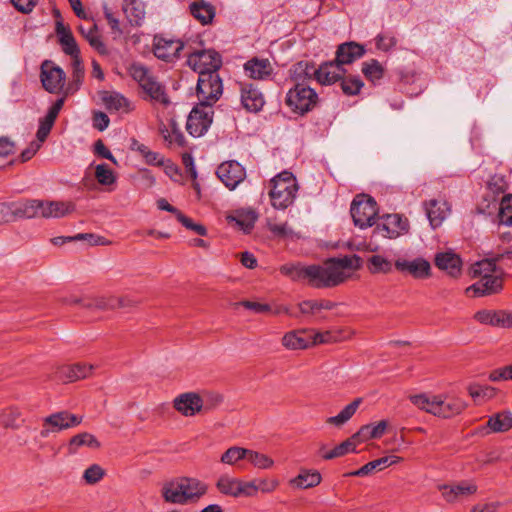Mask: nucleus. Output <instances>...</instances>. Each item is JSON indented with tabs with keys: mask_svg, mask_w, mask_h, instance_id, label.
<instances>
[{
	"mask_svg": "<svg viewBox=\"0 0 512 512\" xmlns=\"http://www.w3.org/2000/svg\"><path fill=\"white\" fill-rule=\"evenodd\" d=\"M358 266L359 257L353 255L331 258L322 265L301 266L285 264L280 267V272L293 281L308 279L312 286L322 288L335 287L343 283Z\"/></svg>",
	"mask_w": 512,
	"mask_h": 512,
	"instance_id": "nucleus-1",
	"label": "nucleus"
},
{
	"mask_svg": "<svg viewBox=\"0 0 512 512\" xmlns=\"http://www.w3.org/2000/svg\"><path fill=\"white\" fill-rule=\"evenodd\" d=\"M271 185L269 197L275 209L284 210L294 203L298 185L291 172L282 171L277 174L271 179Z\"/></svg>",
	"mask_w": 512,
	"mask_h": 512,
	"instance_id": "nucleus-2",
	"label": "nucleus"
},
{
	"mask_svg": "<svg viewBox=\"0 0 512 512\" xmlns=\"http://www.w3.org/2000/svg\"><path fill=\"white\" fill-rule=\"evenodd\" d=\"M319 103V96L314 89L303 83H296L286 93L285 104L298 115L312 111Z\"/></svg>",
	"mask_w": 512,
	"mask_h": 512,
	"instance_id": "nucleus-3",
	"label": "nucleus"
},
{
	"mask_svg": "<svg viewBox=\"0 0 512 512\" xmlns=\"http://www.w3.org/2000/svg\"><path fill=\"white\" fill-rule=\"evenodd\" d=\"M350 213L355 226L366 229L376 224L377 204L371 197L358 195L351 203Z\"/></svg>",
	"mask_w": 512,
	"mask_h": 512,
	"instance_id": "nucleus-4",
	"label": "nucleus"
},
{
	"mask_svg": "<svg viewBox=\"0 0 512 512\" xmlns=\"http://www.w3.org/2000/svg\"><path fill=\"white\" fill-rule=\"evenodd\" d=\"M409 221L400 214H385L377 218L373 229V237L396 239L408 233Z\"/></svg>",
	"mask_w": 512,
	"mask_h": 512,
	"instance_id": "nucleus-5",
	"label": "nucleus"
},
{
	"mask_svg": "<svg viewBox=\"0 0 512 512\" xmlns=\"http://www.w3.org/2000/svg\"><path fill=\"white\" fill-rule=\"evenodd\" d=\"M83 421V416L73 414L67 410L52 413L42 420L40 436L47 438L50 434L77 427Z\"/></svg>",
	"mask_w": 512,
	"mask_h": 512,
	"instance_id": "nucleus-6",
	"label": "nucleus"
},
{
	"mask_svg": "<svg viewBox=\"0 0 512 512\" xmlns=\"http://www.w3.org/2000/svg\"><path fill=\"white\" fill-rule=\"evenodd\" d=\"M223 93L222 80L218 73H204L198 76L197 97L199 105H212L220 98Z\"/></svg>",
	"mask_w": 512,
	"mask_h": 512,
	"instance_id": "nucleus-7",
	"label": "nucleus"
},
{
	"mask_svg": "<svg viewBox=\"0 0 512 512\" xmlns=\"http://www.w3.org/2000/svg\"><path fill=\"white\" fill-rule=\"evenodd\" d=\"M187 64L202 76L204 73H217L222 60L218 52L212 49L200 50L187 54Z\"/></svg>",
	"mask_w": 512,
	"mask_h": 512,
	"instance_id": "nucleus-8",
	"label": "nucleus"
},
{
	"mask_svg": "<svg viewBox=\"0 0 512 512\" xmlns=\"http://www.w3.org/2000/svg\"><path fill=\"white\" fill-rule=\"evenodd\" d=\"M213 108L209 105H197L190 112L186 129L193 137L203 136L209 129L213 120Z\"/></svg>",
	"mask_w": 512,
	"mask_h": 512,
	"instance_id": "nucleus-9",
	"label": "nucleus"
},
{
	"mask_svg": "<svg viewBox=\"0 0 512 512\" xmlns=\"http://www.w3.org/2000/svg\"><path fill=\"white\" fill-rule=\"evenodd\" d=\"M396 270L417 280H425L432 276L430 262L424 257L413 259L398 258L394 262Z\"/></svg>",
	"mask_w": 512,
	"mask_h": 512,
	"instance_id": "nucleus-10",
	"label": "nucleus"
},
{
	"mask_svg": "<svg viewBox=\"0 0 512 512\" xmlns=\"http://www.w3.org/2000/svg\"><path fill=\"white\" fill-rule=\"evenodd\" d=\"M40 79L46 91L49 93H59L64 87L66 74L54 62L45 60L41 65Z\"/></svg>",
	"mask_w": 512,
	"mask_h": 512,
	"instance_id": "nucleus-11",
	"label": "nucleus"
},
{
	"mask_svg": "<svg viewBox=\"0 0 512 512\" xmlns=\"http://www.w3.org/2000/svg\"><path fill=\"white\" fill-rule=\"evenodd\" d=\"M438 489L446 502L455 503L475 494L478 486L473 481L462 480L454 484H441Z\"/></svg>",
	"mask_w": 512,
	"mask_h": 512,
	"instance_id": "nucleus-12",
	"label": "nucleus"
},
{
	"mask_svg": "<svg viewBox=\"0 0 512 512\" xmlns=\"http://www.w3.org/2000/svg\"><path fill=\"white\" fill-rule=\"evenodd\" d=\"M184 49V43L179 39H168L163 36H155L153 40V53L163 61L172 62L179 58Z\"/></svg>",
	"mask_w": 512,
	"mask_h": 512,
	"instance_id": "nucleus-13",
	"label": "nucleus"
},
{
	"mask_svg": "<svg viewBox=\"0 0 512 512\" xmlns=\"http://www.w3.org/2000/svg\"><path fill=\"white\" fill-rule=\"evenodd\" d=\"M216 174L230 190L235 189L246 177V170L241 162H221Z\"/></svg>",
	"mask_w": 512,
	"mask_h": 512,
	"instance_id": "nucleus-14",
	"label": "nucleus"
},
{
	"mask_svg": "<svg viewBox=\"0 0 512 512\" xmlns=\"http://www.w3.org/2000/svg\"><path fill=\"white\" fill-rule=\"evenodd\" d=\"M434 264L439 270L444 271L452 278H458L462 273V259L452 250L436 253Z\"/></svg>",
	"mask_w": 512,
	"mask_h": 512,
	"instance_id": "nucleus-15",
	"label": "nucleus"
},
{
	"mask_svg": "<svg viewBox=\"0 0 512 512\" xmlns=\"http://www.w3.org/2000/svg\"><path fill=\"white\" fill-rule=\"evenodd\" d=\"M503 288L501 276L492 275L480 278L476 283L467 287L465 293L473 297L492 295L500 292Z\"/></svg>",
	"mask_w": 512,
	"mask_h": 512,
	"instance_id": "nucleus-16",
	"label": "nucleus"
},
{
	"mask_svg": "<svg viewBox=\"0 0 512 512\" xmlns=\"http://www.w3.org/2000/svg\"><path fill=\"white\" fill-rule=\"evenodd\" d=\"M161 167L165 174L174 182H183L186 178L190 177L193 180L197 178V171L195 162H183V168L178 162H151Z\"/></svg>",
	"mask_w": 512,
	"mask_h": 512,
	"instance_id": "nucleus-17",
	"label": "nucleus"
},
{
	"mask_svg": "<svg viewBox=\"0 0 512 512\" xmlns=\"http://www.w3.org/2000/svg\"><path fill=\"white\" fill-rule=\"evenodd\" d=\"M174 408L183 416L191 417L204 408V400L197 393H183L174 399Z\"/></svg>",
	"mask_w": 512,
	"mask_h": 512,
	"instance_id": "nucleus-18",
	"label": "nucleus"
},
{
	"mask_svg": "<svg viewBox=\"0 0 512 512\" xmlns=\"http://www.w3.org/2000/svg\"><path fill=\"white\" fill-rule=\"evenodd\" d=\"M424 209L430 225L435 229L442 225L443 221L450 215L451 207L446 200L431 199L424 203Z\"/></svg>",
	"mask_w": 512,
	"mask_h": 512,
	"instance_id": "nucleus-19",
	"label": "nucleus"
},
{
	"mask_svg": "<svg viewBox=\"0 0 512 512\" xmlns=\"http://www.w3.org/2000/svg\"><path fill=\"white\" fill-rule=\"evenodd\" d=\"M243 68L249 78L261 81L269 79L274 72L270 60L266 58L253 57L245 62Z\"/></svg>",
	"mask_w": 512,
	"mask_h": 512,
	"instance_id": "nucleus-20",
	"label": "nucleus"
},
{
	"mask_svg": "<svg viewBox=\"0 0 512 512\" xmlns=\"http://www.w3.org/2000/svg\"><path fill=\"white\" fill-rule=\"evenodd\" d=\"M241 103L249 112L260 111L265 103L263 94L252 83H241Z\"/></svg>",
	"mask_w": 512,
	"mask_h": 512,
	"instance_id": "nucleus-21",
	"label": "nucleus"
},
{
	"mask_svg": "<svg viewBox=\"0 0 512 512\" xmlns=\"http://www.w3.org/2000/svg\"><path fill=\"white\" fill-rule=\"evenodd\" d=\"M467 407L465 401L456 397L439 395L436 417L448 419L461 414Z\"/></svg>",
	"mask_w": 512,
	"mask_h": 512,
	"instance_id": "nucleus-22",
	"label": "nucleus"
},
{
	"mask_svg": "<svg viewBox=\"0 0 512 512\" xmlns=\"http://www.w3.org/2000/svg\"><path fill=\"white\" fill-rule=\"evenodd\" d=\"M366 52L365 46L357 42H345L338 46L335 61L342 67L360 59Z\"/></svg>",
	"mask_w": 512,
	"mask_h": 512,
	"instance_id": "nucleus-23",
	"label": "nucleus"
},
{
	"mask_svg": "<svg viewBox=\"0 0 512 512\" xmlns=\"http://www.w3.org/2000/svg\"><path fill=\"white\" fill-rule=\"evenodd\" d=\"M55 31L63 52L71 56L72 59L79 58L80 50L70 28L66 27L61 21H57Z\"/></svg>",
	"mask_w": 512,
	"mask_h": 512,
	"instance_id": "nucleus-24",
	"label": "nucleus"
},
{
	"mask_svg": "<svg viewBox=\"0 0 512 512\" xmlns=\"http://www.w3.org/2000/svg\"><path fill=\"white\" fill-rule=\"evenodd\" d=\"M345 70L334 60L321 64L316 69V80L322 85H331L342 79Z\"/></svg>",
	"mask_w": 512,
	"mask_h": 512,
	"instance_id": "nucleus-25",
	"label": "nucleus"
},
{
	"mask_svg": "<svg viewBox=\"0 0 512 512\" xmlns=\"http://www.w3.org/2000/svg\"><path fill=\"white\" fill-rule=\"evenodd\" d=\"M41 217L43 218H61L75 210L74 203L70 201H43L42 200Z\"/></svg>",
	"mask_w": 512,
	"mask_h": 512,
	"instance_id": "nucleus-26",
	"label": "nucleus"
},
{
	"mask_svg": "<svg viewBox=\"0 0 512 512\" xmlns=\"http://www.w3.org/2000/svg\"><path fill=\"white\" fill-rule=\"evenodd\" d=\"M92 369L93 366L86 363L66 365L59 368L58 376L63 381L73 382L88 377Z\"/></svg>",
	"mask_w": 512,
	"mask_h": 512,
	"instance_id": "nucleus-27",
	"label": "nucleus"
},
{
	"mask_svg": "<svg viewBox=\"0 0 512 512\" xmlns=\"http://www.w3.org/2000/svg\"><path fill=\"white\" fill-rule=\"evenodd\" d=\"M189 11L202 25L211 24L216 15L215 7L205 0L192 2L189 5Z\"/></svg>",
	"mask_w": 512,
	"mask_h": 512,
	"instance_id": "nucleus-28",
	"label": "nucleus"
},
{
	"mask_svg": "<svg viewBox=\"0 0 512 512\" xmlns=\"http://www.w3.org/2000/svg\"><path fill=\"white\" fill-rule=\"evenodd\" d=\"M282 345L289 350L306 349L311 346L308 330L290 331L282 337Z\"/></svg>",
	"mask_w": 512,
	"mask_h": 512,
	"instance_id": "nucleus-29",
	"label": "nucleus"
},
{
	"mask_svg": "<svg viewBox=\"0 0 512 512\" xmlns=\"http://www.w3.org/2000/svg\"><path fill=\"white\" fill-rule=\"evenodd\" d=\"M13 204L15 219L41 217V210L43 206L42 200L30 199Z\"/></svg>",
	"mask_w": 512,
	"mask_h": 512,
	"instance_id": "nucleus-30",
	"label": "nucleus"
},
{
	"mask_svg": "<svg viewBox=\"0 0 512 512\" xmlns=\"http://www.w3.org/2000/svg\"><path fill=\"white\" fill-rule=\"evenodd\" d=\"M79 31L86 39L89 45L96 50L100 55H108L109 51L106 44L102 40L97 26L95 24H88L87 26H80Z\"/></svg>",
	"mask_w": 512,
	"mask_h": 512,
	"instance_id": "nucleus-31",
	"label": "nucleus"
},
{
	"mask_svg": "<svg viewBox=\"0 0 512 512\" xmlns=\"http://www.w3.org/2000/svg\"><path fill=\"white\" fill-rule=\"evenodd\" d=\"M84 446L92 449H98L101 444L93 434L82 432L70 438L67 444V452L70 455H74L81 447Z\"/></svg>",
	"mask_w": 512,
	"mask_h": 512,
	"instance_id": "nucleus-32",
	"label": "nucleus"
},
{
	"mask_svg": "<svg viewBox=\"0 0 512 512\" xmlns=\"http://www.w3.org/2000/svg\"><path fill=\"white\" fill-rule=\"evenodd\" d=\"M388 423L386 420H381L378 423H370L362 426L358 432L353 434V438L358 443L366 442L370 439L380 438L386 431Z\"/></svg>",
	"mask_w": 512,
	"mask_h": 512,
	"instance_id": "nucleus-33",
	"label": "nucleus"
},
{
	"mask_svg": "<svg viewBox=\"0 0 512 512\" xmlns=\"http://www.w3.org/2000/svg\"><path fill=\"white\" fill-rule=\"evenodd\" d=\"M141 88L151 100L161 103L164 106L170 104V100L166 94L165 87L159 81H157L154 75L150 77V79H148V81L144 83Z\"/></svg>",
	"mask_w": 512,
	"mask_h": 512,
	"instance_id": "nucleus-34",
	"label": "nucleus"
},
{
	"mask_svg": "<svg viewBox=\"0 0 512 512\" xmlns=\"http://www.w3.org/2000/svg\"><path fill=\"white\" fill-rule=\"evenodd\" d=\"M357 444H359L358 441L354 439L352 435L349 439L343 441L341 444L337 445L335 448L331 450H326V447L324 445L321 446V448L319 449V454L323 459L331 460L334 458L344 456L349 452H354Z\"/></svg>",
	"mask_w": 512,
	"mask_h": 512,
	"instance_id": "nucleus-35",
	"label": "nucleus"
},
{
	"mask_svg": "<svg viewBox=\"0 0 512 512\" xmlns=\"http://www.w3.org/2000/svg\"><path fill=\"white\" fill-rule=\"evenodd\" d=\"M102 102L109 111L128 113L131 111V104L127 98L116 92H105Z\"/></svg>",
	"mask_w": 512,
	"mask_h": 512,
	"instance_id": "nucleus-36",
	"label": "nucleus"
},
{
	"mask_svg": "<svg viewBox=\"0 0 512 512\" xmlns=\"http://www.w3.org/2000/svg\"><path fill=\"white\" fill-rule=\"evenodd\" d=\"M321 474L316 470H301V472L289 481L295 488L308 489L315 487L321 482Z\"/></svg>",
	"mask_w": 512,
	"mask_h": 512,
	"instance_id": "nucleus-37",
	"label": "nucleus"
},
{
	"mask_svg": "<svg viewBox=\"0 0 512 512\" xmlns=\"http://www.w3.org/2000/svg\"><path fill=\"white\" fill-rule=\"evenodd\" d=\"M181 483L186 503L199 499L207 491L206 485L195 478H181Z\"/></svg>",
	"mask_w": 512,
	"mask_h": 512,
	"instance_id": "nucleus-38",
	"label": "nucleus"
},
{
	"mask_svg": "<svg viewBox=\"0 0 512 512\" xmlns=\"http://www.w3.org/2000/svg\"><path fill=\"white\" fill-rule=\"evenodd\" d=\"M361 402V398L354 399L351 403L346 405L336 416L328 417L326 419V423L338 428L342 427L353 417Z\"/></svg>",
	"mask_w": 512,
	"mask_h": 512,
	"instance_id": "nucleus-39",
	"label": "nucleus"
},
{
	"mask_svg": "<svg viewBox=\"0 0 512 512\" xmlns=\"http://www.w3.org/2000/svg\"><path fill=\"white\" fill-rule=\"evenodd\" d=\"M183 492L181 479L166 483L162 488V496L169 503L186 504Z\"/></svg>",
	"mask_w": 512,
	"mask_h": 512,
	"instance_id": "nucleus-40",
	"label": "nucleus"
},
{
	"mask_svg": "<svg viewBox=\"0 0 512 512\" xmlns=\"http://www.w3.org/2000/svg\"><path fill=\"white\" fill-rule=\"evenodd\" d=\"M316 67L310 61H299L290 69V77L296 83H301L306 79L316 78Z\"/></svg>",
	"mask_w": 512,
	"mask_h": 512,
	"instance_id": "nucleus-41",
	"label": "nucleus"
},
{
	"mask_svg": "<svg viewBox=\"0 0 512 512\" xmlns=\"http://www.w3.org/2000/svg\"><path fill=\"white\" fill-rule=\"evenodd\" d=\"M409 399L420 410L436 416L439 395L421 393L411 395Z\"/></svg>",
	"mask_w": 512,
	"mask_h": 512,
	"instance_id": "nucleus-42",
	"label": "nucleus"
},
{
	"mask_svg": "<svg viewBox=\"0 0 512 512\" xmlns=\"http://www.w3.org/2000/svg\"><path fill=\"white\" fill-rule=\"evenodd\" d=\"M487 426L494 433L506 432L512 428V413L510 411H503L492 415Z\"/></svg>",
	"mask_w": 512,
	"mask_h": 512,
	"instance_id": "nucleus-43",
	"label": "nucleus"
},
{
	"mask_svg": "<svg viewBox=\"0 0 512 512\" xmlns=\"http://www.w3.org/2000/svg\"><path fill=\"white\" fill-rule=\"evenodd\" d=\"M239 482L240 480L237 478L222 475L218 479L216 486L220 493L237 498L239 497Z\"/></svg>",
	"mask_w": 512,
	"mask_h": 512,
	"instance_id": "nucleus-44",
	"label": "nucleus"
},
{
	"mask_svg": "<svg viewBox=\"0 0 512 512\" xmlns=\"http://www.w3.org/2000/svg\"><path fill=\"white\" fill-rule=\"evenodd\" d=\"M94 175L97 182L106 187H110L116 183L117 175L109 165L101 163L95 166Z\"/></svg>",
	"mask_w": 512,
	"mask_h": 512,
	"instance_id": "nucleus-45",
	"label": "nucleus"
},
{
	"mask_svg": "<svg viewBox=\"0 0 512 512\" xmlns=\"http://www.w3.org/2000/svg\"><path fill=\"white\" fill-rule=\"evenodd\" d=\"M470 274L472 277H486L492 275H498L496 271V264L493 260L484 259L476 262L472 265L470 269Z\"/></svg>",
	"mask_w": 512,
	"mask_h": 512,
	"instance_id": "nucleus-46",
	"label": "nucleus"
},
{
	"mask_svg": "<svg viewBox=\"0 0 512 512\" xmlns=\"http://www.w3.org/2000/svg\"><path fill=\"white\" fill-rule=\"evenodd\" d=\"M474 319L481 324L502 328L501 310H480Z\"/></svg>",
	"mask_w": 512,
	"mask_h": 512,
	"instance_id": "nucleus-47",
	"label": "nucleus"
},
{
	"mask_svg": "<svg viewBox=\"0 0 512 512\" xmlns=\"http://www.w3.org/2000/svg\"><path fill=\"white\" fill-rule=\"evenodd\" d=\"M246 460L257 469L267 470L274 466V460L266 454L248 449Z\"/></svg>",
	"mask_w": 512,
	"mask_h": 512,
	"instance_id": "nucleus-48",
	"label": "nucleus"
},
{
	"mask_svg": "<svg viewBox=\"0 0 512 512\" xmlns=\"http://www.w3.org/2000/svg\"><path fill=\"white\" fill-rule=\"evenodd\" d=\"M257 218V213L254 210L249 209L237 211L235 216L232 217V220H234L244 231L248 232L253 228Z\"/></svg>",
	"mask_w": 512,
	"mask_h": 512,
	"instance_id": "nucleus-49",
	"label": "nucleus"
},
{
	"mask_svg": "<svg viewBox=\"0 0 512 512\" xmlns=\"http://www.w3.org/2000/svg\"><path fill=\"white\" fill-rule=\"evenodd\" d=\"M124 12L129 18V21L131 23H135L136 25H139L140 21L143 20L145 16L143 5L138 0H130L127 2L124 6Z\"/></svg>",
	"mask_w": 512,
	"mask_h": 512,
	"instance_id": "nucleus-50",
	"label": "nucleus"
},
{
	"mask_svg": "<svg viewBox=\"0 0 512 512\" xmlns=\"http://www.w3.org/2000/svg\"><path fill=\"white\" fill-rule=\"evenodd\" d=\"M248 449L238 446L228 448L221 456L220 461L223 464L235 465L239 461L246 459Z\"/></svg>",
	"mask_w": 512,
	"mask_h": 512,
	"instance_id": "nucleus-51",
	"label": "nucleus"
},
{
	"mask_svg": "<svg viewBox=\"0 0 512 512\" xmlns=\"http://www.w3.org/2000/svg\"><path fill=\"white\" fill-rule=\"evenodd\" d=\"M362 73L364 76L371 80H380L384 75V68L376 59H371L362 64Z\"/></svg>",
	"mask_w": 512,
	"mask_h": 512,
	"instance_id": "nucleus-52",
	"label": "nucleus"
},
{
	"mask_svg": "<svg viewBox=\"0 0 512 512\" xmlns=\"http://www.w3.org/2000/svg\"><path fill=\"white\" fill-rule=\"evenodd\" d=\"M498 219L500 224L512 226V194H508L502 198Z\"/></svg>",
	"mask_w": 512,
	"mask_h": 512,
	"instance_id": "nucleus-53",
	"label": "nucleus"
},
{
	"mask_svg": "<svg viewBox=\"0 0 512 512\" xmlns=\"http://www.w3.org/2000/svg\"><path fill=\"white\" fill-rule=\"evenodd\" d=\"M341 80V89L343 93L347 96H354L360 93L362 87L364 86L363 81L359 76L353 77H343Z\"/></svg>",
	"mask_w": 512,
	"mask_h": 512,
	"instance_id": "nucleus-54",
	"label": "nucleus"
},
{
	"mask_svg": "<svg viewBox=\"0 0 512 512\" xmlns=\"http://www.w3.org/2000/svg\"><path fill=\"white\" fill-rule=\"evenodd\" d=\"M0 426L16 429L20 426V412L18 409L9 408L0 413Z\"/></svg>",
	"mask_w": 512,
	"mask_h": 512,
	"instance_id": "nucleus-55",
	"label": "nucleus"
},
{
	"mask_svg": "<svg viewBox=\"0 0 512 512\" xmlns=\"http://www.w3.org/2000/svg\"><path fill=\"white\" fill-rule=\"evenodd\" d=\"M119 301L117 297H98L95 299L88 300L83 303V307L85 308H95L99 310H108V309H116V304Z\"/></svg>",
	"mask_w": 512,
	"mask_h": 512,
	"instance_id": "nucleus-56",
	"label": "nucleus"
},
{
	"mask_svg": "<svg viewBox=\"0 0 512 512\" xmlns=\"http://www.w3.org/2000/svg\"><path fill=\"white\" fill-rule=\"evenodd\" d=\"M368 268L372 273H388L392 269V264L381 255H372L368 259Z\"/></svg>",
	"mask_w": 512,
	"mask_h": 512,
	"instance_id": "nucleus-57",
	"label": "nucleus"
},
{
	"mask_svg": "<svg viewBox=\"0 0 512 512\" xmlns=\"http://www.w3.org/2000/svg\"><path fill=\"white\" fill-rule=\"evenodd\" d=\"M374 41L376 48L383 52L391 51L397 44V39L392 32L379 33Z\"/></svg>",
	"mask_w": 512,
	"mask_h": 512,
	"instance_id": "nucleus-58",
	"label": "nucleus"
},
{
	"mask_svg": "<svg viewBox=\"0 0 512 512\" xmlns=\"http://www.w3.org/2000/svg\"><path fill=\"white\" fill-rule=\"evenodd\" d=\"M468 393L474 400H488L495 396L496 390L491 386L472 384L468 387Z\"/></svg>",
	"mask_w": 512,
	"mask_h": 512,
	"instance_id": "nucleus-59",
	"label": "nucleus"
},
{
	"mask_svg": "<svg viewBox=\"0 0 512 512\" xmlns=\"http://www.w3.org/2000/svg\"><path fill=\"white\" fill-rule=\"evenodd\" d=\"M129 73L140 87L153 76L152 72L140 63L131 64L129 67Z\"/></svg>",
	"mask_w": 512,
	"mask_h": 512,
	"instance_id": "nucleus-60",
	"label": "nucleus"
},
{
	"mask_svg": "<svg viewBox=\"0 0 512 512\" xmlns=\"http://www.w3.org/2000/svg\"><path fill=\"white\" fill-rule=\"evenodd\" d=\"M72 81L69 89L78 90L84 79V66L81 58L72 59Z\"/></svg>",
	"mask_w": 512,
	"mask_h": 512,
	"instance_id": "nucleus-61",
	"label": "nucleus"
},
{
	"mask_svg": "<svg viewBox=\"0 0 512 512\" xmlns=\"http://www.w3.org/2000/svg\"><path fill=\"white\" fill-rule=\"evenodd\" d=\"M105 470L98 464H92L83 473V479L89 485L100 482L105 476Z\"/></svg>",
	"mask_w": 512,
	"mask_h": 512,
	"instance_id": "nucleus-62",
	"label": "nucleus"
},
{
	"mask_svg": "<svg viewBox=\"0 0 512 512\" xmlns=\"http://www.w3.org/2000/svg\"><path fill=\"white\" fill-rule=\"evenodd\" d=\"M382 461H383L382 457L379 458V459L370 461L367 464L363 465L358 470H355V471H352V472H349V473L345 474V476H358V477H361V476H366V475L372 473L375 470H382L383 468H386V466H384V463Z\"/></svg>",
	"mask_w": 512,
	"mask_h": 512,
	"instance_id": "nucleus-63",
	"label": "nucleus"
},
{
	"mask_svg": "<svg viewBox=\"0 0 512 512\" xmlns=\"http://www.w3.org/2000/svg\"><path fill=\"white\" fill-rule=\"evenodd\" d=\"M75 241H85L88 246H105L110 244L105 237L94 233H79L73 236Z\"/></svg>",
	"mask_w": 512,
	"mask_h": 512,
	"instance_id": "nucleus-64",
	"label": "nucleus"
}]
</instances>
